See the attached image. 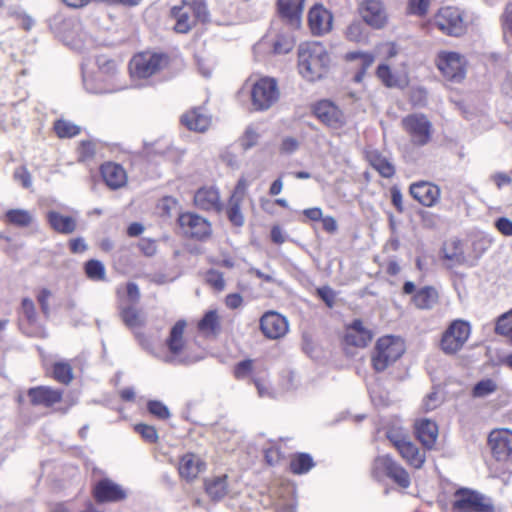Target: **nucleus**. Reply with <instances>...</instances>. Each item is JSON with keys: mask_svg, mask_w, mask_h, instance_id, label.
I'll return each instance as SVG.
<instances>
[{"mask_svg": "<svg viewBox=\"0 0 512 512\" xmlns=\"http://www.w3.org/2000/svg\"><path fill=\"white\" fill-rule=\"evenodd\" d=\"M330 56L320 42H307L299 46L298 67L301 75L309 81L323 77L329 68Z\"/></svg>", "mask_w": 512, "mask_h": 512, "instance_id": "obj_1", "label": "nucleus"}, {"mask_svg": "<svg viewBox=\"0 0 512 512\" xmlns=\"http://www.w3.org/2000/svg\"><path fill=\"white\" fill-rule=\"evenodd\" d=\"M402 126L409 134L413 144L424 146L429 143L432 134V124L425 115H408L403 118Z\"/></svg>", "mask_w": 512, "mask_h": 512, "instance_id": "obj_11", "label": "nucleus"}, {"mask_svg": "<svg viewBox=\"0 0 512 512\" xmlns=\"http://www.w3.org/2000/svg\"><path fill=\"white\" fill-rule=\"evenodd\" d=\"M436 65L448 79L460 81L465 76V59L457 52L441 51L437 56Z\"/></svg>", "mask_w": 512, "mask_h": 512, "instance_id": "obj_13", "label": "nucleus"}, {"mask_svg": "<svg viewBox=\"0 0 512 512\" xmlns=\"http://www.w3.org/2000/svg\"><path fill=\"white\" fill-rule=\"evenodd\" d=\"M377 76L387 87L404 88L408 84V79L405 74H394L385 64L378 66Z\"/></svg>", "mask_w": 512, "mask_h": 512, "instance_id": "obj_36", "label": "nucleus"}, {"mask_svg": "<svg viewBox=\"0 0 512 512\" xmlns=\"http://www.w3.org/2000/svg\"><path fill=\"white\" fill-rule=\"evenodd\" d=\"M372 340L371 331L364 327L362 321L355 320L346 329L345 342L356 347H365Z\"/></svg>", "mask_w": 512, "mask_h": 512, "instance_id": "obj_25", "label": "nucleus"}, {"mask_svg": "<svg viewBox=\"0 0 512 512\" xmlns=\"http://www.w3.org/2000/svg\"><path fill=\"white\" fill-rule=\"evenodd\" d=\"M401 457L414 468H421L425 462V453L420 451L419 448L410 441H406L404 444L397 448Z\"/></svg>", "mask_w": 512, "mask_h": 512, "instance_id": "obj_32", "label": "nucleus"}, {"mask_svg": "<svg viewBox=\"0 0 512 512\" xmlns=\"http://www.w3.org/2000/svg\"><path fill=\"white\" fill-rule=\"evenodd\" d=\"M315 116L331 129H340L346 124L343 111L329 100H321L313 107Z\"/></svg>", "mask_w": 512, "mask_h": 512, "instance_id": "obj_14", "label": "nucleus"}, {"mask_svg": "<svg viewBox=\"0 0 512 512\" xmlns=\"http://www.w3.org/2000/svg\"><path fill=\"white\" fill-rule=\"evenodd\" d=\"M253 382L257 389L258 395L261 398H273L275 393L265 374L260 376H253Z\"/></svg>", "mask_w": 512, "mask_h": 512, "instance_id": "obj_49", "label": "nucleus"}, {"mask_svg": "<svg viewBox=\"0 0 512 512\" xmlns=\"http://www.w3.org/2000/svg\"><path fill=\"white\" fill-rule=\"evenodd\" d=\"M243 199L230 197L228 207H227V216L230 222L235 226H242L244 224V216L241 212V204Z\"/></svg>", "mask_w": 512, "mask_h": 512, "instance_id": "obj_41", "label": "nucleus"}, {"mask_svg": "<svg viewBox=\"0 0 512 512\" xmlns=\"http://www.w3.org/2000/svg\"><path fill=\"white\" fill-rule=\"evenodd\" d=\"M412 301L415 307L418 309H432L438 302V292L433 287H423L416 291L412 298Z\"/></svg>", "mask_w": 512, "mask_h": 512, "instance_id": "obj_34", "label": "nucleus"}, {"mask_svg": "<svg viewBox=\"0 0 512 512\" xmlns=\"http://www.w3.org/2000/svg\"><path fill=\"white\" fill-rule=\"evenodd\" d=\"M51 295H52L51 291L44 288L39 292V294L37 296V300L41 306L42 312L45 315H48L49 311H50L49 299H50Z\"/></svg>", "mask_w": 512, "mask_h": 512, "instance_id": "obj_63", "label": "nucleus"}, {"mask_svg": "<svg viewBox=\"0 0 512 512\" xmlns=\"http://www.w3.org/2000/svg\"><path fill=\"white\" fill-rule=\"evenodd\" d=\"M259 137L257 130L253 126H249L241 138V146L245 150L250 149L257 144Z\"/></svg>", "mask_w": 512, "mask_h": 512, "instance_id": "obj_54", "label": "nucleus"}, {"mask_svg": "<svg viewBox=\"0 0 512 512\" xmlns=\"http://www.w3.org/2000/svg\"><path fill=\"white\" fill-rule=\"evenodd\" d=\"M433 25L450 36H460L466 30L463 13L455 7H443L434 16Z\"/></svg>", "mask_w": 512, "mask_h": 512, "instance_id": "obj_10", "label": "nucleus"}, {"mask_svg": "<svg viewBox=\"0 0 512 512\" xmlns=\"http://www.w3.org/2000/svg\"><path fill=\"white\" fill-rule=\"evenodd\" d=\"M95 153V144L91 141H82L79 146V155L81 160L92 157Z\"/></svg>", "mask_w": 512, "mask_h": 512, "instance_id": "obj_62", "label": "nucleus"}, {"mask_svg": "<svg viewBox=\"0 0 512 512\" xmlns=\"http://www.w3.org/2000/svg\"><path fill=\"white\" fill-rule=\"evenodd\" d=\"M501 20L504 37L512 40V2L507 4Z\"/></svg>", "mask_w": 512, "mask_h": 512, "instance_id": "obj_52", "label": "nucleus"}, {"mask_svg": "<svg viewBox=\"0 0 512 512\" xmlns=\"http://www.w3.org/2000/svg\"><path fill=\"white\" fill-rule=\"evenodd\" d=\"M207 282L217 290H222L225 286L222 274L217 271H210L207 274Z\"/></svg>", "mask_w": 512, "mask_h": 512, "instance_id": "obj_60", "label": "nucleus"}, {"mask_svg": "<svg viewBox=\"0 0 512 512\" xmlns=\"http://www.w3.org/2000/svg\"><path fill=\"white\" fill-rule=\"evenodd\" d=\"M94 496L98 502H117L126 498V491L110 479H102L94 486Z\"/></svg>", "mask_w": 512, "mask_h": 512, "instance_id": "obj_21", "label": "nucleus"}, {"mask_svg": "<svg viewBox=\"0 0 512 512\" xmlns=\"http://www.w3.org/2000/svg\"><path fill=\"white\" fill-rule=\"evenodd\" d=\"M253 368H254L253 360H250V359L244 360L236 365L235 370H234L235 376L238 379L245 378L253 372Z\"/></svg>", "mask_w": 512, "mask_h": 512, "instance_id": "obj_56", "label": "nucleus"}, {"mask_svg": "<svg viewBox=\"0 0 512 512\" xmlns=\"http://www.w3.org/2000/svg\"><path fill=\"white\" fill-rule=\"evenodd\" d=\"M295 29L296 28L291 27L288 22L285 24V26L277 34V38L273 44L274 53L286 54L293 49L295 45V39L292 35V31Z\"/></svg>", "mask_w": 512, "mask_h": 512, "instance_id": "obj_33", "label": "nucleus"}, {"mask_svg": "<svg viewBox=\"0 0 512 512\" xmlns=\"http://www.w3.org/2000/svg\"><path fill=\"white\" fill-rule=\"evenodd\" d=\"M260 328L269 339H279L288 331V321L277 312L265 313L260 319Z\"/></svg>", "mask_w": 512, "mask_h": 512, "instance_id": "obj_15", "label": "nucleus"}, {"mask_svg": "<svg viewBox=\"0 0 512 512\" xmlns=\"http://www.w3.org/2000/svg\"><path fill=\"white\" fill-rule=\"evenodd\" d=\"M28 396L33 405L50 407L60 402L62 399V391L46 386H39L29 389Z\"/></svg>", "mask_w": 512, "mask_h": 512, "instance_id": "obj_24", "label": "nucleus"}, {"mask_svg": "<svg viewBox=\"0 0 512 512\" xmlns=\"http://www.w3.org/2000/svg\"><path fill=\"white\" fill-rule=\"evenodd\" d=\"M227 475H220L207 479L205 489L213 500H221L228 494Z\"/></svg>", "mask_w": 512, "mask_h": 512, "instance_id": "obj_35", "label": "nucleus"}, {"mask_svg": "<svg viewBox=\"0 0 512 512\" xmlns=\"http://www.w3.org/2000/svg\"><path fill=\"white\" fill-rule=\"evenodd\" d=\"M98 73L95 77L87 75L83 71V83L85 89L94 94L111 93L124 88L118 83V69L115 61L105 56H99L96 60Z\"/></svg>", "mask_w": 512, "mask_h": 512, "instance_id": "obj_2", "label": "nucleus"}, {"mask_svg": "<svg viewBox=\"0 0 512 512\" xmlns=\"http://www.w3.org/2000/svg\"><path fill=\"white\" fill-rule=\"evenodd\" d=\"M305 0H279L278 7L281 16L293 28H299L301 23V14Z\"/></svg>", "mask_w": 512, "mask_h": 512, "instance_id": "obj_27", "label": "nucleus"}, {"mask_svg": "<svg viewBox=\"0 0 512 512\" xmlns=\"http://www.w3.org/2000/svg\"><path fill=\"white\" fill-rule=\"evenodd\" d=\"M148 411L158 417L159 419H168L170 417V412H169V409L167 408L166 405H164L162 402L160 401H149L148 402Z\"/></svg>", "mask_w": 512, "mask_h": 512, "instance_id": "obj_53", "label": "nucleus"}, {"mask_svg": "<svg viewBox=\"0 0 512 512\" xmlns=\"http://www.w3.org/2000/svg\"><path fill=\"white\" fill-rule=\"evenodd\" d=\"M495 226L501 234L505 236H512V221L508 218L501 217L497 219Z\"/></svg>", "mask_w": 512, "mask_h": 512, "instance_id": "obj_61", "label": "nucleus"}, {"mask_svg": "<svg viewBox=\"0 0 512 512\" xmlns=\"http://www.w3.org/2000/svg\"><path fill=\"white\" fill-rule=\"evenodd\" d=\"M194 204L200 210L211 212H220L223 208L220 193L213 186L199 188L194 195Z\"/></svg>", "mask_w": 512, "mask_h": 512, "instance_id": "obj_18", "label": "nucleus"}, {"mask_svg": "<svg viewBox=\"0 0 512 512\" xmlns=\"http://www.w3.org/2000/svg\"><path fill=\"white\" fill-rule=\"evenodd\" d=\"M405 351V345L401 338L395 336L381 337L376 344L372 356V364L376 371H384L394 363Z\"/></svg>", "mask_w": 512, "mask_h": 512, "instance_id": "obj_3", "label": "nucleus"}, {"mask_svg": "<svg viewBox=\"0 0 512 512\" xmlns=\"http://www.w3.org/2000/svg\"><path fill=\"white\" fill-rule=\"evenodd\" d=\"M489 445L498 460H504L512 454V431L506 428L495 429L489 434Z\"/></svg>", "mask_w": 512, "mask_h": 512, "instance_id": "obj_16", "label": "nucleus"}, {"mask_svg": "<svg viewBox=\"0 0 512 512\" xmlns=\"http://www.w3.org/2000/svg\"><path fill=\"white\" fill-rule=\"evenodd\" d=\"M371 473L377 480L389 477L403 488H407L410 485V477L407 471L389 455L376 457L372 464Z\"/></svg>", "mask_w": 512, "mask_h": 512, "instance_id": "obj_7", "label": "nucleus"}, {"mask_svg": "<svg viewBox=\"0 0 512 512\" xmlns=\"http://www.w3.org/2000/svg\"><path fill=\"white\" fill-rule=\"evenodd\" d=\"M191 5L193 7L192 15H193L195 21L196 20L205 21L206 17H207V10H206L205 4H203L200 1H197V2L191 3Z\"/></svg>", "mask_w": 512, "mask_h": 512, "instance_id": "obj_64", "label": "nucleus"}, {"mask_svg": "<svg viewBox=\"0 0 512 512\" xmlns=\"http://www.w3.org/2000/svg\"><path fill=\"white\" fill-rule=\"evenodd\" d=\"M333 16L322 5H315L308 14V23L314 35H323L332 28Z\"/></svg>", "mask_w": 512, "mask_h": 512, "instance_id": "obj_19", "label": "nucleus"}, {"mask_svg": "<svg viewBox=\"0 0 512 512\" xmlns=\"http://www.w3.org/2000/svg\"><path fill=\"white\" fill-rule=\"evenodd\" d=\"M415 431L419 441L428 449L436 443L438 426L429 419H420L415 423Z\"/></svg>", "mask_w": 512, "mask_h": 512, "instance_id": "obj_28", "label": "nucleus"}, {"mask_svg": "<svg viewBox=\"0 0 512 512\" xmlns=\"http://www.w3.org/2000/svg\"><path fill=\"white\" fill-rule=\"evenodd\" d=\"M87 277L92 281H104L106 279V269L99 260H89L84 266Z\"/></svg>", "mask_w": 512, "mask_h": 512, "instance_id": "obj_43", "label": "nucleus"}, {"mask_svg": "<svg viewBox=\"0 0 512 512\" xmlns=\"http://www.w3.org/2000/svg\"><path fill=\"white\" fill-rule=\"evenodd\" d=\"M345 36L349 41L352 42H365L367 35L364 31V26L361 22H352L345 30Z\"/></svg>", "mask_w": 512, "mask_h": 512, "instance_id": "obj_45", "label": "nucleus"}, {"mask_svg": "<svg viewBox=\"0 0 512 512\" xmlns=\"http://www.w3.org/2000/svg\"><path fill=\"white\" fill-rule=\"evenodd\" d=\"M279 99V89L274 78L258 79L251 89V101L255 110H268Z\"/></svg>", "mask_w": 512, "mask_h": 512, "instance_id": "obj_8", "label": "nucleus"}, {"mask_svg": "<svg viewBox=\"0 0 512 512\" xmlns=\"http://www.w3.org/2000/svg\"><path fill=\"white\" fill-rule=\"evenodd\" d=\"M367 160L385 178L391 177L395 172L393 165L376 150L367 152Z\"/></svg>", "mask_w": 512, "mask_h": 512, "instance_id": "obj_38", "label": "nucleus"}, {"mask_svg": "<svg viewBox=\"0 0 512 512\" xmlns=\"http://www.w3.org/2000/svg\"><path fill=\"white\" fill-rule=\"evenodd\" d=\"M345 59L349 62H355L358 72L354 76L355 82H361L366 70L373 64L375 57L371 53L354 51L345 55Z\"/></svg>", "mask_w": 512, "mask_h": 512, "instance_id": "obj_31", "label": "nucleus"}, {"mask_svg": "<svg viewBox=\"0 0 512 512\" xmlns=\"http://www.w3.org/2000/svg\"><path fill=\"white\" fill-rule=\"evenodd\" d=\"M178 223L182 232L190 238L203 240L208 238L212 232L210 222L196 213H182L178 218Z\"/></svg>", "mask_w": 512, "mask_h": 512, "instance_id": "obj_12", "label": "nucleus"}, {"mask_svg": "<svg viewBox=\"0 0 512 512\" xmlns=\"http://www.w3.org/2000/svg\"><path fill=\"white\" fill-rule=\"evenodd\" d=\"M53 377L59 383L68 385L73 380V370L66 361H59L53 365Z\"/></svg>", "mask_w": 512, "mask_h": 512, "instance_id": "obj_42", "label": "nucleus"}, {"mask_svg": "<svg viewBox=\"0 0 512 512\" xmlns=\"http://www.w3.org/2000/svg\"><path fill=\"white\" fill-rule=\"evenodd\" d=\"M122 318L124 323L132 329L140 327L144 323L141 313L133 307L124 309L122 312Z\"/></svg>", "mask_w": 512, "mask_h": 512, "instance_id": "obj_47", "label": "nucleus"}, {"mask_svg": "<svg viewBox=\"0 0 512 512\" xmlns=\"http://www.w3.org/2000/svg\"><path fill=\"white\" fill-rule=\"evenodd\" d=\"M22 311L30 323L35 322V320H36L35 305L30 298H24L22 300Z\"/></svg>", "mask_w": 512, "mask_h": 512, "instance_id": "obj_59", "label": "nucleus"}, {"mask_svg": "<svg viewBox=\"0 0 512 512\" xmlns=\"http://www.w3.org/2000/svg\"><path fill=\"white\" fill-rule=\"evenodd\" d=\"M386 436L396 449L409 440L408 431L400 425L389 427Z\"/></svg>", "mask_w": 512, "mask_h": 512, "instance_id": "obj_44", "label": "nucleus"}, {"mask_svg": "<svg viewBox=\"0 0 512 512\" xmlns=\"http://www.w3.org/2000/svg\"><path fill=\"white\" fill-rule=\"evenodd\" d=\"M181 122L189 130L204 132L209 128L211 124V118L204 112L203 109L198 108L192 109L185 113L181 118Z\"/></svg>", "mask_w": 512, "mask_h": 512, "instance_id": "obj_29", "label": "nucleus"}, {"mask_svg": "<svg viewBox=\"0 0 512 512\" xmlns=\"http://www.w3.org/2000/svg\"><path fill=\"white\" fill-rule=\"evenodd\" d=\"M135 430L143 437L144 440L148 442H155L158 438L157 431L152 426L138 424L135 426Z\"/></svg>", "mask_w": 512, "mask_h": 512, "instance_id": "obj_55", "label": "nucleus"}, {"mask_svg": "<svg viewBox=\"0 0 512 512\" xmlns=\"http://www.w3.org/2000/svg\"><path fill=\"white\" fill-rule=\"evenodd\" d=\"M166 64V57L162 54L143 52L135 55L129 65L133 78H148L157 73Z\"/></svg>", "mask_w": 512, "mask_h": 512, "instance_id": "obj_9", "label": "nucleus"}, {"mask_svg": "<svg viewBox=\"0 0 512 512\" xmlns=\"http://www.w3.org/2000/svg\"><path fill=\"white\" fill-rule=\"evenodd\" d=\"M444 258L456 263H461L463 260V252L458 247V243L456 241H452L451 243H447L443 248Z\"/></svg>", "mask_w": 512, "mask_h": 512, "instance_id": "obj_50", "label": "nucleus"}, {"mask_svg": "<svg viewBox=\"0 0 512 512\" xmlns=\"http://www.w3.org/2000/svg\"><path fill=\"white\" fill-rule=\"evenodd\" d=\"M47 220L56 232L62 234H71L76 230V219L71 216L63 215L57 211H49Z\"/></svg>", "mask_w": 512, "mask_h": 512, "instance_id": "obj_30", "label": "nucleus"}, {"mask_svg": "<svg viewBox=\"0 0 512 512\" xmlns=\"http://www.w3.org/2000/svg\"><path fill=\"white\" fill-rule=\"evenodd\" d=\"M497 389V384L492 379H484L479 381L473 388L472 394L476 398H484L494 393Z\"/></svg>", "mask_w": 512, "mask_h": 512, "instance_id": "obj_46", "label": "nucleus"}, {"mask_svg": "<svg viewBox=\"0 0 512 512\" xmlns=\"http://www.w3.org/2000/svg\"><path fill=\"white\" fill-rule=\"evenodd\" d=\"M186 326L185 320H179L171 328L169 336L165 341L166 351L160 355L162 361L171 364L187 362V341L184 337Z\"/></svg>", "mask_w": 512, "mask_h": 512, "instance_id": "obj_4", "label": "nucleus"}, {"mask_svg": "<svg viewBox=\"0 0 512 512\" xmlns=\"http://www.w3.org/2000/svg\"><path fill=\"white\" fill-rule=\"evenodd\" d=\"M54 129L60 138L76 136L80 131L77 125L65 120H58L54 125Z\"/></svg>", "mask_w": 512, "mask_h": 512, "instance_id": "obj_48", "label": "nucleus"}, {"mask_svg": "<svg viewBox=\"0 0 512 512\" xmlns=\"http://www.w3.org/2000/svg\"><path fill=\"white\" fill-rule=\"evenodd\" d=\"M206 468L205 462L202 459L193 453H187L183 455L180 459L178 471L180 476L187 480L192 481L197 476L204 471Z\"/></svg>", "mask_w": 512, "mask_h": 512, "instance_id": "obj_22", "label": "nucleus"}, {"mask_svg": "<svg viewBox=\"0 0 512 512\" xmlns=\"http://www.w3.org/2000/svg\"><path fill=\"white\" fill-rule=\"evenodd\" d=\"M450 512H495L490 500L473 490H457L451 500Z\"/></svg>", "mask_w": 512, "mask_h": 512, "instance_id": "obj_5", "label": "nucleus"}, {"mask_svg": "<svg viewBox=\"0 0 512 512\" xmlns=\"http://www.w3.org/2000/svg\"><path fill=\"white\" fill-rule=\"evenodd\" d=\"M14 178L21 183L24 188H30L32 185L31 175L25 167H19L14 172Z\"/></svg>", "mask_w": 512, "mask_h": 512, "instance_id": "obj_58", "label": "nucleus"}, {"mask_svg": "<svg viewBox=\"0 0 512 512\" xmlns=\"http://www.w3.org/2000/svg\"><path fill=\"white\" fill-rule=\"evenodd\" d=\"M470 334L471 326L468 322L461 319L452 321L442 334L441 351L447 355L456 354L463 348Z\"/></svg>", "mask_w": 512, "mask_h": 512, "instance_id": "obj_6", "label": "nucleus"}, {"mask_svg": "<svg viewBox=\"0 0 512 512\" xmlns=\"http://www.w3.org/2000/svg\"><path fill=\"white\" fill-rule=\"evenodd\" d=\"M198 329L205 336L217 335L221 330L218 312L216 310L206 312L198 323Z\"/></svg>", "mask_w": 512, "mask_h": 512, "instance_id": "obj_37", "label": "nucleus"}, {"mask_svg": "<svg viewBox=\"0 0 512 512\" xmlns=\"http://www.w3.org/2000/svg\"><path fill=\"white\" fill-rule=\"evenodd\" d=\"M411 196L426 207L435 206L440 199V188L428 181H419L410 185Z\"/></svg>", "mask_w": 512, "mask_h": 512, "instance_id": "obj_17", "label": "nucleus"}, {"mask_svg": "<svg viewBox=\"0 0 512 512\" xmlns=\"http://www.w3.org/2000/svg\"><path fill=\"white\" fill-rule=\"evenodd\" d=\"M193 7L191 3L184 2L182 6H174L171 9V14L175 18L176 23L174 29L178 33H187L195 24V19L192 15Z\"/></svg>", "mask_w": 512, "mask_h": 512, "instance_id": "obj_26", "label": "nucleus"}, {"mask_svg": "<svg viewBox=\"0 0 512 512\" xmlns=\"http://www.w3.org/2000/svg\"><path fill=\"white\" fill-rule=\"evenodd\" d=\"M314 466L312 457L307 453H299L293 456L290 469L294 474H305Z\"/></svg>", "mask_w": 512, "mask_h": 512, "instance_id": "obj_40", "label": "nucleus"}, {"mask_svg": "<svg viewBox=\"0 0 512 512\" xmlns=\"http://www.w3.org/2000/svg\"><path fill=\"white\" fill-rule=\"evenodd\" d=\"M5 220L15 226L27 227L33 221V215L25 209H10L5 213Z\"/></svg>", "mask_w": 512, "mask_h": 512, "instance_id": "obj_39", "label": "nucleus"}, {"mask_svg": "<svg viewBox=\"0 0 512 512\" xmlns=\"http://www.w3.org/2000/svg\"><path fill=\"white\" fill-rule=\"evenodd\" d=\"M363 20L371 27L379 29L387 22V13L379 0H367L361 5Z\"/></svg>", "mask_w": 512, "mask_h": 512, "instance_id": "obj_20", "label": "nucleus"}, {"mask_svg": "<svg viewBox=\"0 0 512 512\" xmlns=\"http://www.w3.org/2000/svg\"><path fill=\"white\" fill-rule=\"evenodd\" d=\"M100 170L104 182L111 189H119L127 183L126 171L117 163L107 162Z\"/></svg>", "mask_w": 512, "mask_h": 512, "instance_id": "obj_23", "label": "nucleus"}, {"mask_svg": "<svg viewBox=\"0 0 512 512\" xmlns=\"http://www.w3.org/2000/svg\"><path fill=\"white\" fill-rule=\"evenodd\" d=\"M431 0H410L409 10L415 15H424L428 11Z\"/></svg>", "mask_w": 512, "mask_h": 512, "instance_id": "obj_57", "label": "nucleus"}, {"mask_svg": "<svg viewBox=\"0 0 512 512\" xmlns=\"http://www.w3.org/2000/svg\"><path fill=\"white\" fill-rule=\"evenodd\" d=\"M495 331L501 335H508L512 332V309L498 318Z\"/></svg>", "mask_w": 512, "mask_h": 512, "instance_id": "obj_51", "label": "nucleus"}]
</instances>
